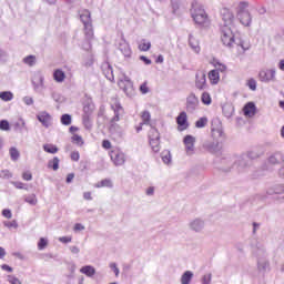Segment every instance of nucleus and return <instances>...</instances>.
<instances>
[{"label": "nucleus", "mask_w": 284, "mask_h": 284, "mask_svg": "<svg viewBox=\"0 0 284 284\" xmlns=\"http://www.w3.org/2000/svg\"><path fill=\"white\" fill-rule=\"evenodd\" d=\"M119 50L122 52L124 57H132V49L128 42L120 43Z\"/></svg>", "instance_id": "nucleus-18"}, {"label": "nucleus", "mask_w": 284, "mask_h": 284, "mask_svg": "<svg viewBox=\"0 0 284 284\" xmlns=\"http://www.w3.org/2000/svg\"><path fill=\"white\" fill-rule=\"evenodd\" d=\"M109 156L113 163V165L121 166L125 165V153L121 151L120 148H113L109 151Z\"/></svg>", "instance_id": "nucleus-4"}, {"label": "nucleus", "mask_w": 284, "mask_h": 284, "mask_svg": "<svg viewBox=\"0 0 284 284\" xmlns=\"http://www.w3.org/2000/svg\"><path fill=\"white\" fill-rule=\"evenodd\" d=\"M140 92L142 94H148L150 92V88H148V82H144L143 84H141Z\"/></svg>", "instance_id": "nucleus-43"}, {"label": "nucleus", "mask_w": 284, "mask_h": 284, "mask_svg": "<svg viewBox=\"0 0 284 284\" xmlns=\"http://www.w3.org/2000/svg\"><path fill=\"white\" fill-rule=\"evenodd\" d=\"M2 216H4V219H12V211L4 209L2 211Z\"/></svg>", "instance_id": "nucleus-48"}, {"label": "nucleus", "mask_w": 284, "mask_h": 284, "mask_svg": "<svg viewBox=\"0 0 284 284\" xmlns=\"http://www.w3.org/2000/svg\"><path fill=\"white\" fill-rule=\"evenodd\" d=\"M178 130L179 132H184L190 128V123L187 122V113L185 111L181 112L176 118Z\"/></svg>", "instance_id": "nucleus-6"}, {"label": "nucleus", "mask_w": 284, "mask_h": 284, "mask_svg": "<svg viewBox=\"0 0 284 284\" xmlns=\"http://www.w3.org/2000/svg\"><path fill=\"white\" fill-rule=\"evenodd\" d=\"M23 101H24L26 105H32V103H34V100H32V98H30V97H26L23 99Z\"/></svg>", "instance_id": "nucleus-54"}, {"label": "nucleus", "mask_w": 284, "mask_h": 284, "mask_svg": "<svg viewBox=\"0 0 284 284\" xmlns=\"http://www.w3.org/2000/svg\"><path fill=\"white\" fill-rule=\"evenodd\" d=\"M244 116L252 119L256 114V104L254 102H247L243 108Z\"/></svg>", "instance_id": "nucleus-13"}, {"label": "nucleus", "mask_w": 284, "mask_h": 284, "mask_svg": "<svg viewBox=\"0 0 284 284\" xmlns=\"http://www.w3.org/2000/svg\"><path fill=\"white\" fill-rule=\"evenodd\" d=\"M72 181H74V173H69L67 175V183H72Z\"/></svg>", "instance_id": "nucleus-57"}, {"label": "nucleus", "mask_w": 284, "mask_h": 284, "mask_svg": "<svg viewBox=\"0 0 284 284\" xmlns=\"http://www.w3.org/2000/svg\"><path fill=\"white\" fill-rule=\"evenodd\" d=\"M191 14L196 26L210 28L212 21L210 20L207 12H205V9H203V6H201L199 2L195 1L192 3Z\"/></svg>", "instance_id": "nucleus-2"}, {"label": "nucleus", "mask_w": 284, "mask_h": 284, "mask_svg": "<svg viewBox=\"0 0 284 284\" xmlns=\"http://www.w3.org/2000/svg\"><path fill=\"white\" fill-rule=\"evenodd\" d=\"M162 161H163L164 163H170V155L163 156V158H162Z\"/></svg>", "instance_id": "nucleus-64"}, {"label": "nucleus", "mask_w": 284, "mask_h": 284, "mask_svg": "<svg viewBox=\"0 0 284 284\" xmlns=\"http://www.w3.org/2000/svg\"><path fill=\"white\" fill-rule=\"evenodd\" d=\"M0 99L1 101H12V99H14V94L10 91H2L0 92Z\"/></svg>", "instance_id": "nucleus-28"}, {"label": "nucleus", "mask_w": 284, "mask_h": 284, "mask_svg": "<svg viewBox=\"0 0 284 284\" xmlns=\"http://www.w3.org/2000/svg\"><path fill=\"white\" fill-rule=\"evenodd\" d=\"M37 61V57L34 55H28L23 59V63H26L27 65H34Z\"/></svg>", "instance_id": "nucleus-38"}, {"label": "nucleus", "mask_w": 284, "mask_h": 284, "mask_svg": "<svg viewBox=\"0 0 284 284\" xmlns=\"http://www.w3.org/2000/svg\"><path fill=\"white\" fill-rule=\"evenodd\" d=\"M38 121L43 125V128H50L52 125V115L50 113L42 111L37 115Z\"/></svg>", "instance_id": "nucleus-9"}, {"label": "nucleus", "mask_w": 284, "mask_h": 284, "mask_svg": "<svg viewBox=\"0 0 284 284\" xmlns=\"http://www.w3.org/2000/svg\"><path fill=\"white\" fill-rule=\"evenodd\" d=\"M213 67L215 68L214 70H217V72H227V65L219 61H213Z\"/></svg>", "instance_id": "nucleus-30"}, {"label": "nucleus", "mask_w": 284, "mask_h": 284, "mask_svg": "<svg viewBox=\"0 0 284 284\" xmlns=\"http://www.w3.org/2000/svg\"><path fill=\"white\" fill-rule=\"evenodd\" d=\"M6 257V248L0 246V258H4Z\"/></svg>", "instance_id": "nucleus-62"}, {"label": "nucleus", "mask_w": 284, "mask_h": 284, "mask_svg": "<svg viewBox=\"0 0 284 284\" xmlns=\"http://www.w3.org/2000/svg\"><path fill=\"white\" fill-rule=\"evenodd\" d=\"M53 79L57 81V83H63V81H65V72H63L61 69H57L53 72Z\"/></svg>", "instance_id": "nucleus-19"}, {"label": "nucleus", "mask_w": 284, "mask_h": 284, "mask_svg": "<svg viewBox=\"0 0 284 284\" xmlns=\"http://www.w3.org/2000/svg\"><path fill=\"white\" fill-rule=\"evenodd\" d=\"M48 247V239L41 237L38 242V250L42 251Z\"/></svg>", "instance_id": "nucleus-37"}, {"label": "nucleus", "mask_w": 284, "mask_h": 284, "mask_svg": "<svg viewBox=\"0 0 284 284\" xmlns=\"http://www.w3.org/2000/svg\"><path fill=\"white\" fill-rule=\"evenodd\" d=\"M195 88L197 90H205V88H207V79L205 72H201L195 75Z\"/></svg>", "instance_id": "nucleus-8"}, {"label": "nucleus", "mask_w": 284, "mask_h": 284, "mask_svg": "<svg viewBox=\"0 0 284 284\" xmlns=\"http://www.w3.org/2000/svg\"><path fill=\"white\" fill-rule=\"evenodd\" d=\"M278 68H280V70H282L284 72V60L280 61Z\"/></svg>", "instance_id": "nucleus-63"}, {"label": "nucleus", "mask_w": 284, "mask_h": 284, "mask_svg": "<svg viewBox=\"0 0 284 284\" xmlns=\"http://www.w3.org/2000/svg\"><path fill=\"white\" fill-rule=\"evenodd\" d=\"M71 161H79L81 159V154H79V151L71 152Z\"/></svg>", "instance_id": "nucleus-46"}, {"label": "nucleus", "mask_w": 284, "mask_h": 284, "mask_svg": "<svg viewBox=\"0 0 284 284\" xmlns=\"http://www.w3.org/2000/svg\"><path fill=\"white\" fill-rule=\"evenodd\" d=\"M71 141L75 143V145H83V138L79 134H73Z\"/></svg>", "instance_id": "nucleus-36"}, {"label": "nucleus", "mask_w": 284, "mask_h": 284, "mask_svg": "<svg viewBox=\"0 0 284 284\" xmlns=\"http://www.w3.org/2000/svg\"><path fill=\"white\" fill-rule=\"evenodd\" d=\"M80 19L83 26H87V23H92V16L89 10H82L80 13Z\"/></svg>", "instance_id": "nucleus-17"}, {"label": "nucleus", "mask_w": 284, "mask_h": 284, "mask_svg": "<svg viewBox=\"0 0 284 284\" xmlns=\"http://www.w3.org/2000/svg\"><path fill=\"white\" fill-rule=\"evenodd\" d=\"M61 123H62V125H71L72 124V115L63 114L61 116Z\"/></svg>", "instance_id": "nucleus-34"}, {"label": "nucleus", "mask_w": 284, "mask_h": 284, "mask_svg": "<svg viewBox=\"0 0 284 284\" xmlns=\"http://www.w3.org/2000/svg\"><path fill=\"white\" fill-rule=\"evenodd\" d=\"M12 185H14L17 190H23L26 187V184L23 182H12Z\"/></svg>", "instance_id": "nucleus-50"}, {"label": "nucleus", "mask_w": 284, "mask_h": 284, "mask_svg": "<svg viewBox=\"0 0 284 284\" xmlns=\"http://www.w3.org/2000/svg\"><path fill=\"white\" fill-rule=\"evenodd\" d=\"M60 243H72V236L59 237Z\"/></svg>", "instance_id": "nucleus-49"}, {"label": "nucleus", "mask_w": 284, "mask_h": 284, "mask_svg": "<svg viewBox=\"0 0 284 284\" xmlns=\"http://www.w3.org/2000/svg\"><path fill=\"white\" fill-rule=\"evenodd\" d=\"M149 143L153 150V152H161V139L149 140Z\"/></svg>", "instance_id": "nucleus-23"}, {"label": "nucleus", "mask_w": 284, "mask_h": 284, "mask_svg": "<svg viewBox=\"0 0 284 284\" xmlns=\"http://www.w3.org/2000/svg\"><path fill=\"white\" fill-rule=\"evenodd\" d=\"M205 125H207V118H200L195 122V128H205Z\"/></svg>", "instance_id": "nucleus-41"}, {"label": "nucleus", "mask_w": 284, "mask_h": 284, "mask_svg": "<svg viewBox=\"0 0 284 284\" xmlns=\"http://www.w3.org/2000/svg\"><path fill=\"white\" fill-rule=\"evenodd\" d=\"M24 201L26 203H29V205H37L38 203L37 195L34 194L27 196Z\"/></svg>", "instance_id": "nucleus-39"}, {"label": "nucleus", "mask_w": 284, "mask_h": 284, "mask_svg": "<svg viewBox=\"0 0 284 284\" xmlns=\"http://www.w3.org/2000/svg\"><path fill=\"white\" fill-rule=\"evenodd\" d=\"M70 250H71L72 254H79V252H81V250H79L78 246H71Z\"/></svg>", "instance_id": "nucleus-59"}, {"label": "nucleus", "mask_w": 284, "mask_h": 284, "mask_svg": "<svg viewBox=\"0 0 284 284\" xmlns=\"http://www.w3.org/2000/svg\"><path fill=\"white\" fill-rule=\"evenodd\" d=\"M48 168L57 172V170H59V158L55 156L51 161H49Z\"/></svg>", "instance_id": "nucleus-31"}, {"label": "nucleus", "mask_w": 284, "mask_h": 284, "mask_svg": "<svg viewBox=\"0 0 284 284\" xmlns=\"http://www.w3.org/2000/svg\"><path fill=\"white\" fill-rule=\"evenodd\" d=\"M201 101L204 105H212V95L209 92H203L201 95Z\"/></svg>", "instance_id": "nucleus-26"}, {"label": "nucleus", "mask_w": 284, "mask_h": 284, "mask_svg": "<svg viewBox=\"0 0 284 284\" xmlns=\"http://www.w3.org/2000/svg\"><path fill=\"white\" fill-rule=\"evenodd\" d=\"M203 281H204V284H209L210 281H212V276H211V275H205V276L203 277Z\"/></svg>", "instance_id": "nucleus-60"}, {"label": "nucleus", "mask_w": 284, "mask_h": 284, "mask_svg": "<svg viewBox=\"0 0 284 284\" xmlns=\"http://www.w3.org/2000/svg\"><path fill=\"white\" fill-rule=\"evenodd\" d=\"M183 143L185 145V150L187 154L194 153V143H196V138L192 135L184 136Z\"/></svg>", "instance_id": "nucleus-10"}, {"label": "nucleus", "mask_w": 284, "mask_h": 284, "mask_svg": "<svg viewBox=\"0 0 284 284\" xmlns=\"http://www.w3.org/2000/svg\"><path fill=\"white\" fill-rule=\"evenodd\" d=\"M102 148L103 150H112V142H110V140H103Z\"/></svg>", "instance_id": "nucleus-42"}, {"label": "nucleus", "mask_w": 284, "mask_h": 284, "mask_svg": "<svg viewBox=\"0 0 284 284\" xmlns=\"http://www.w3.org/2000/svg\"><path fill=\"white\" fill-rule=\"evenodd\" d=\"M196 108H199V98H196L195 95H190L186 99V109L196 110Z\"/></svg>", "instance_id": "nucleus-15"}, {"label": "nucleus", "mask_w": 284, "mask_h": 284, "mask_svg": "<svg viewBox=\"0 0 284 284\" xmlns=\"http://www.w3.org/2000/svg\"><path fill=\"white\" fill-rule=\"evenodd\" d=\"M74 232H81L85 230V226H83L81 223H77L73 227Z\"/></svg>", "instance_id": "nucleus-51"}, {"label": "nucleus", "mask_w": 284, "mask_h": 284, "mask_svg": "<svg viewBox=\"0 0 284 284\" xmlns=\"http://www.w3.org/2000/svg\"><path fill=\"white\" fill-rule=\"evenodd\" d=\"M83 199L85 201H92V193L91 192H84L83 193Z\"/></svg>", "instance_id": "nucleus-55"}, {"label": "nucleus", "mask_w": 284, "mask_h": 284, "mask_svg": "<svg viewBox=\"0 0 284 284\" xmlns=\"http://www.w3.org/2000/svg\"><path fill=\"white\" fill-rule=\"evenodd\" d=\"M139 51L140 52H148V50H150L152 48V43L150 41H146V40H142L140 43H139Z\"/></svg>", "instance_id": "nucleus-21"}, {"label": "nucleus", "mask_w": 284, "mask_h": 284, "mask_svg": "<svg viewBox=\"0 0 284 284\" xmlns=\"http://www.w3.org/2000/svg\"><path fill=\"white\" fill-rule=\"evenodd\" d=\"M222 21L224 22V28H230L234 26V13L227 8L221 10Z\"/></svg>", "instance_id": "nucleus-5"}, {"label": "nucleus", "mask_w": 284, "mask_h": 284, "mask_svg": "<svg viewBox=\"0 0 284 284\" xmlns=\"http://www.w3.org/2000/svg\"><path fill=\"white\" fill-rule=\"evenodd\" d=\"M207 77L211 85H219V81H221V75L219 74L217 70H211Z\"/></svg>", "instance_id": "nucleus-14"}, {"label": "nucleus", "mask_w": 284, "mask_h": 284, "mask_svg": "<svg viewBox=\"0 0 284 284\" xmlns=\"http://www.w3.org/2000/svg\"><path fill=\"white\" fill-rule=\"evenodd\" d=\"M283 161V155L281 153H275L268 159V162L272 163V165H276V163H281Z\"/></svg>", "instance_id": "nucleus-29"}, {"label": "nucleus", "mask_w": 284, "mask_h": 284, "mask_svg": "<svg viewBox=\"0 0 284 284\" xmlns=\"http://www.w3.org/2000/svg\"><path fill=\"white\" fill-rule=\"evenodd\" d=\"M250 3L247 2H240L239 4V11H237V18L240 19V22L242 26H251L252 23V14L247 10Z\"/></svg>", "instance_id": "nucleus-3"}, {"label": "nucleus", "mask_w": 284, "mask_h": 284, "mask_svg": "<svg viewBox=\"0 0 284 284\" xmlns=\"http://www.w3.org/2000/svg\"><path fill=\"white\" fill-rule=\"evenodd\" d=\"M0 130H2L3 132L10 131V122H8V120H1Z\"/></svg>", "instance_id": "nucleus-40"}, {"label": "nucleus", "mask_w": 284, "mask_h": 284, "mask_svg": "<svg viewBox=\"0 0 284 284\" xmlns=\"http://www.w3.org/2000/svg\"><path fill=\"white\" fill-rule=\"evenodd\" d=\"M81 274H84L85 276H94L97 274V270L93 268V266L87 265L80 268Z\"/></svg>", "instance_id": "nucleus-20"}, {"label": "nucleus", "mask_w": 284, "mask_h": 284, "mask_svg": "<svg viewBox=\"0 0 284 284\" xmlns=\"http://www.w3.org/2000/svg\"><path fill=\"white\" fill-rule=\"evenodd\" d=\"M140 59L145 63V65L152 64V60L148 59L145 55L140 57Z\"/></svg>", "instance_id": "nucleus-53"}, {"label": "nucleus", "mask_w": 284, "mask_h": 284, "mask_svg": "<svg viewBox=\"0 0 284 284\" xmlns=\"http://www.w3.org/2000/svg\"><path fill=\"white\" fill-rule=\"evenodd\" d=\"M141 119L143 121L142 123L144 125H148L150 123L151 119H152V115L150 114V111H143L141 113Z\"/></svg>", "instance_id": "nucleus-32"}, {"label": "nucleus", "mask_w": 284, "mask_h": 284, "mask_svg": "<svg viewBox=\"0 0 284 284\" xmlns=\"http://www.w3.org/2000/svg\"><path fill=\"white\" fill-rule=\"evenodd\" d=\"M221 41H222L223 45H226L227 48H232L235 45L236 54H245V52H247V50H250V48H252L250 40L234 38V32L232 31V29L230 27L222 28Z\"/></svg>", "instance_id": "nucleus-1"}, {"label": "nucleus", "mask_w": 284, "mask_h": 284, "mask_svg": "<svg viewBox=\"0 0 284 284\" xmlns=\"http://www.w3.org/2000/svg\"><path fill=\"white\" fill-rule=\"evenodd\" d=\"M156 139H161V134L159 133V130H156V128L151 126L149 131V141H154Z\"/></svg>", "instance_id": "nucleus-22"}, {"label": "nucleus", "mask_w": 284, "mask_h": 284, "mask_svg": "<svg viewBox=\"0 0 284 284\" xmlns=\"http://www.w3.org/2000/svg\"><path fill=\"white\" fill-rule=\"evenodd\" d=\"M4 225L6 227H17V222H6Z\"/></svg>", "instance_id": "nucleus-58"}, {"label": "nucleus", "mask_w": 284, "mask_h": 284, "mask_svg": "<svg viewBox=\"0 0 284 284\" xmlns=\"http://www.w3.org/2000/svg\"><path fill=\"white\" fill-rule=\"evenodd\" d=\"M1 270H3L4 272H12V267L8 264H2L1 265Z\"/></svg>", "instance_id": "nucleus-56"}, {"label": "nucleus", "mask_w": 284, "mask_h": 284, "mask_svg": "<svg viewBox=\"0 0 284 284\" xmlns=\"http://www.w3.org/2000/svg\"><path fill=\"white\" fill-rule=\"evenodd\" d=\"M8 282H9L10 284H22V283L19 281V278L16 277V276H13V275H9V276H8Z\"/></svg>", "instance_id": "nucleus-44"}, {"label": "nucleus", "mask_w": 284, "mask_h": 284, "mask_svg": "<svg viewBox=\"0 0 284 284\" xmlns=\"http://www.w3.org/2000/svg\"><path fill=\"white\" fill-rule=\"evenodd\" d=\"M146 194H148V196H152V194H154V189H153V186H150V187L146 190Z\"/></svg>", "instance_id": "nucleus-61"}, {"label": "nucleus", "mask_w": 284, "mask_h": 284, "mask_svg": "<svg viewBox=\"0 0 284 284\" xmlns=\"http://www.w3.org/2000/svg\"><path fill=\"white\" fill-rule=\"evenodd\" d=\"M83 34L85 41H92L94 39V27L91 23L83 24Z\"/></svg>", "instance_id": "nucleus-12"}, {"label": "nucleus", "mask_w": 284, "mask_h": 284, "mask_svg": "<svg viewBox=\"0 0 284 284\" xmlns=\"http://www.w3.org/2000/svg\"><path fill=\"white\" fill-rule=\"evenodd\" d=\"M95 187H112V180L104 179L100 181L98 184H95Z\"/></svg>", "instance_id": "nucleus-33"}, {"label": "nucleus", "mask_w": 284, "mask_h": 284, "mask_svg": "<svg viewBox=\"0 0 284 284\" xmlns=\"http://www.w3.org/2000/svg\"><path fill=\"white\" fill-rule=\"evenodd\" d=\"M23 181H32V172L26 171L22 173Z\"/></svg>", "instance_id": "nucleus-45"}, {"label": "nucleus", "mask_w": 284, "mask_h": 284, "mask_svg": "<svg viewBox=\"0 0 284 284\" xmlns=\"http://www.w3.org/2000/svg\"><path fill=\"white\" fill-rule=\"evenodd\" d=\"M111 108L115 114L111 120L112 125H114V123L121 121V112H123V106H121V103L115 102L114 104L111 105Z\"/></svg>", "instance_id": "nucleus-11"}, {"label": "nucleus", "mask_w": 284, "mask_h": 284, "mask_svg": "<svg viewBox=\"0 0 284 284\" xmlns=\"http://www.w3.org/2000/svg\"><path fill=\"white\" fill-rule=\"evenodd\" d=\"M194 276V274L191 271H186L182 277H181V283L182 284H190V282L192 281V277Z\"/></svg>", "instance_id": "nucleus-24"}, {"label": "nucleus", "mask_w": 284, "mask_h": 284, "mask_svg": "<svg viewBox=\"0 0 284 284\" xmlns=\"http://www.w3.org/2000/svg\"><path fill=\"white\" fill-rule=\"evenodd\" d=\"M43 150L44 152H48V154H57V152H59V148L53 144H44Z\"/></svg>", "instance_id": "nucleus-27"}, {"label": "nucleus", "mask_w": 284, "mask_h": 284, "mask_svg": "<svg viewBox=\"0 0 284 284\" xmlns=\"http://www.w3.org/2000/svg\"><path fill=\"white\" fill-rule=\"evenodd\" d=\"M247 85H248L250 90H253V91L256 90V80L250 79L247 81Z\"/></svg>", "instance_id": "nucleus-47"}, {"label": "nucleus", "mask_w": 284, "mask_h": 284, "mask_svg": "<svg viewBox=\"0 0 284 284\" xmlns=\"http://www.w3.org/2000/svg\"><path fill=\"white\" fill-rule=\"evenodd\" d=\"M9 153H10V156H11L12 161H18L19 160L20 153H19V150H17V148H11L9 150Z\"/></svg>", "instance_id": "nucleus-35"}, {"label": "nucleus", "mask_w": 284, "mask_h": 284, "mask_svg": "<svg viewBox=\"0 0 284 284\" xmlns=\"http://www.w3.org/2000/svg\"><path fill=\"white\" fill-rule=\"evenodd\" d=\"M274 77H276V71L272 69H266L260 71L258 79L263 83H268V81H274Z\"/></svg>", "instance_id": "nucleus-7"}, {"label": "nucleus", "mask_w": 284, "mask_h": 284, "mask_svg": "<svg viewBox=\"0 0 284 284\" xmlns=\"http://www.w3.org/2000/svg\"><path fill=\"white\" fill-rule=\"evenodd\" d=\"M118 85L123 92H128V88L132 87V82L130 80H120Z\"/></svg>", "instance_id": "nucleus-25"}, {"label": "nucleus", "mask_w": 284, "mask_h": 284, "mask_svg": "<svg viewBox=\"0 0 284 284\" xmlns=\"http://www.w3.org/2000/svg\"><path fill=\"white\" fill-rule=\"evenodd\" d=\"M110 267L114 272L115 276H119V267L116 266V263H111Z\"/></svg>", "instance_id": "nucleus-52"}, {"label": "nucleus", "mask_w": 284, "mask_h": 284, "mask_svg": "<svg viewBox=\"0 0 284 284\" xmlns=\"http://www.w3.org/2000/svg\"><path fill=\"white\" fill-rule=\"evenodd\" d=\"M189 44L192 48V50H194V52H196V54H199V52H201V45L199 44V38H196L195 36H190L189 37Z\"/></svg>", "instance_id": "nucleus-16"}]
</instances>
